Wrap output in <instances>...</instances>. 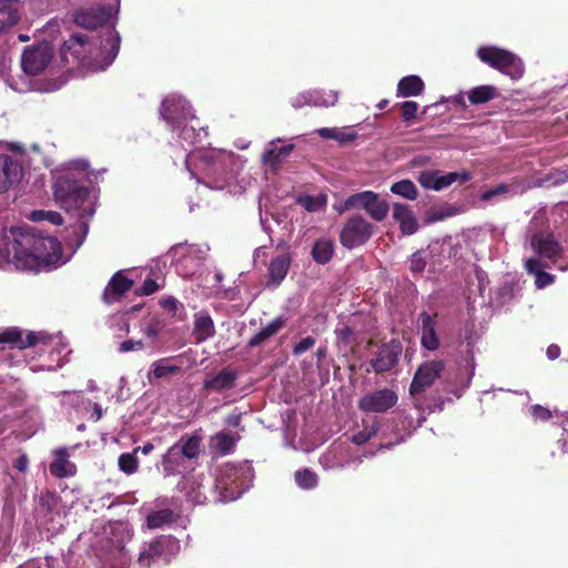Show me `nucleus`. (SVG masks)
Returning <instances> with one entry per match:
<instances>
[{
  "label": "nucleus",
  "instance_id": "1",
  "mask_svg": "<svg viewBox=\"0 0 568 568\" xmlns=\"http://www.w3.org/2000/svg\"><path fill=\"white\" fill-rule=\"evenodd\" d=\"M0 256L17 268L39 272L60 261L62 245L57 237L44 235L34 227H11L2 235Z\"/></svg>",
  "mask_w": 568,
  "mask_h": 568
},
{
  "label": "nucleus",
  "instance_id": "2",
  "mask_svg": "<svg viewBox=\"0 0 568 568\" xmlns=\"http://www.w3.org/2000/svg\"><path fill=\"white\" fill-rule=\"evenodd\" d=\"M118 31L106 28L98 38L75 32L61 47V58L69 63V55L79 64L95 70H105L112 64L120 50Z\"/></svg>",
  "mask_w": 568,
  "mask_h": 568
},
{
  "label": "nucleus",
  "instance_id": "3",
  "mask_svg": "<svg viewBox=\"0 0 568 568\" xmlns=\"http://www.w3.org/2000/svg\"><path fill=\"white\" fill-rule=\"evenodd\" d=\"M54 195L67 212L79 217L91 216L94 212L92 207L87 205L89 189L79 184L75 180H59L55 184Z\"/></svg>",
  "mask_w": 568,
  "mask_h": 568
},
{
  "label": "nucleus",
  "instance_id": "4",
  "mask_svg": "<svg viewBox=\"0 0 568 568\" xmlns=\"http://www.w3.org/2000/svg\"><path fill=\"white\" fill-rule=\"evenodd\" d=\"M477 57L481 62L510 77L513 80L520 79L525 72L524 63L519 57L498 47H480L477 50Z\"/></svg>",
  "mask_w": 568,
  "mask_h": 568
},
{
  "label": "nucleus",
  "instance_id": "5",
  "mask_svg": "<svg viewBox=\"0 0 568 568\" xmlns=\"http://www.w3.org/2000/svg\"><path fill=\"white\" fill-rule=\"evenodd\" d=\"M374 226L359 214L349 216L339 233L341 244L348 250L364 245L373 235Z\"/></svg>",
  "mask_w": 568,
  "mask_h": 568
},
{
  "label": "nucleus",
  "instance_id": "6",
  "mask_svg": "<svg viewBox=\"0 0 568 568\" xmlns=\"http://www.w3.org/2000/svg\"><path fill=\"white\" fill-rule=\"evenodd\" d=\"M403 352L400 341L393 338L383 343L374 353L369 361V367L366 372L373 371L375 374H384L390 372L398 365L399 356Z\"/></svg>",
  "mask_w": 568,
  "mask_h": 568
},
{
  "label": "nucleus",
  "instance_id": "7",
  "mask_svg": "<svg viewBox=\"0 0 568 568\" xmlns=\"http://www.w3.org/2000/svg\"><path fill=\"white\" fill-rule=\"evenodd\" d=\"M444 369L445 362L443 359L423 362L414 374L409 385V394L412 396H417L425 393L435 384L436 379L440 377Z\"/></svg>",
  "mask_w": 568,
  "mask_h": 568
},
{
  "label": "nucleus",
  "instance_id": "8",
  "mask_svg": "<svg viewBox=\"0 0 568 568\" xmlns=\"http://www.w3.org/2000/svg\"><path fill=\"white\" fill-rule=\"evenodd\" d=\"M398 395L394 389L382 388L372 390L358 399V409L363 413L383 414L396 406Z\"/></svg>",
  "mask_w": 568,
  "mask_h": 568
},
{
  "label": "nucleus",
  "instance_id": "9",
  "mask_svg": "<svg viewBox=\"0 0 568 568\" xmlns=\"http://www.w3.org/2000/svg\"><path fill=\"white\" fill-rule=\"evenodd\" d=\"M471 179V174L468 171L463 172H448L440 174L438 170L422 171L417 181L424 189L440 191L445 187L450 186L453 183L459 181L465 183Z\"/></svg>",
  "mask_w": 568,
  "mask_h": 568
},
{
  "label": "nucleus",
  "instance_id": "10",
  "mask_svg": "<svg viewBox=\"0 0 568 568\" xmlns=\"http://www.w3.org/2000/svg\"><path fill=\"white\" fill-rule=\"evenodd\" d=\"M52 58L51 48L43 43L24 49L21 65L27 74L38 75L50 64Z\"/></svg>",
  "mask_w": 568,
  "mask_h": 568
},
{
  "label": "nucleus",
  "instance_id": "11",
  "mask_svg": "<svg viewBox=\"0 0 568 568\" xmlns=\"http://www.w3.org/2000/svg\"><path fill=\"white\" fill-rule=\"evenodd\" d=\"M202 437L197 434L182 436L180 440L171 446L163 456V464H174L176 458L182 455L186 459H196L201 454Z\"/></svg>",
  "mask_w": 568,
  "mask_h": 568
},
{
  "label": "nucleus",
  "instance_id": "12",
  "mask_svg": "<svg viewBox=\"0 0 568 568\" xmlns=\"http://www.w3.org/2000/svg\"><path fill=\"white\" fill-rule=\"evenodd\" d=\"M437 313L429 314L420 312L417 317V332L420 337V345L426 351H437L440 346L437 333Z\"/></svg>",
  "mask_w": 568,
  "mask_h": 568
},
{
  "label": "nucleus",
  "instance_id": "13",
  "mask_svg": "<svg viewBox=\"0 0 568 568\" xmlns=\"http://www.w3.org/2000/svg\"><path fill=\"white\" fill-rule=\"evenodd\" d=\"M160 114L174 130L182 124V121L186 120L190 114V108L183 98L168 97L161 103Z\"/></svg>",
  "mask_w": 568,
  "mask_h": 568
},
{
  "label": "nucleus",
  "instance_id": "14",
  "mask_svg": "<svg viewBox=\"0 0 568 568\" xmlns=\"http://www.w3.org/2000/svg\"><path fill=\"white\" fill-rule=\"evenodd\" d=\"M530 246L542 258L556 262L561 255L562 247L548 231H538L530 237Z\"/></svg>",
  "mask_w": 568,
  "mask_h": 568
},
{
  "label": "nucleus",
  "instance_id": "15",
  "mask_svg": "<svg viewBox=\"0 0 568 568\" xmlns=\"http://www.w3.org/2000/svg\"><path fill=\"white\" fill-rule=\"evenodd\" d=\"M60 497L51 490L41 491L37 499L36 515L39 524L47 530L55 529L53 525L54 510L59 504Z\"/></svg>",
  "mask_w": 568,
  "mask_h": 568
},
{
  "label": "nucleus",
  "instance_id": "16",
  "mask_svg": "<svg viewBox=\"0 0 568 568\" xmlns=\"http://www.w3.org/2000/svg\"><path fill=\"white\" fill-rule=\"evenodd\" d=\"M111 7H92L75 12L74 22L84 29L95 30L104 27L111 19Z\"/></svg>",
  "mask_w": 568,
  "mask_h": 568
},
{
  "label": "nucleus",
  "instance_id": "17",
  "mask_svg": "<svg viewBox=\"0 0 568 568\" xmlns=\"http://www.w3.org/2000/svg\"><path fill=\"white\" fill-rule=\"evenodd\" d=\"M175 541L170 537L160 536L150 542H145L138 558L140 568H150L158 562L162 555L173 546Z\"/></svg>",
  "mask_w": 568,
  "mask_h": 568
},
{
  "label": "nucleus",
  "instance_id": "18",
  "mask_svg": "<svg viewBox=\"0 0 568 568\" xmlns=\"http://www.w3.org/2000/svg\"><path fill=\"white\" fill-rule=\"evenodd\" d=\"M133 284L134 282L124 274V271L115 272L102 293V301L108 305L119 302L133 287Z\"/></svg>",
  "mask_w": 568,
  "mask_h": 568
},
{
  "label": "nucleus",
  "instance_id": "19",
  "mask_svg": "<svg viewBox=\"0 0 568 568\" xmlns=\"http://www.w3.org/2000/svg\"><path fill=\"white\" fill-rule=\"evenodd\" d=\"M23 175V170L18 160L10 155H0V193L6 192L11 185L18 183Z\"/></svg>",
  "mask_w": 568,
  "mask_h": 568
},
{
  "label": "nucleus",
  "instance_id": "20",
  "mask_svg": "<svg viewBox=\"0 0 568 568\" xmlns=\"http://www.w3.org/2000/svg\"><path fill=\"white\" fill-rule=\"evenodd\" d=\"M44 335L36 332H29L23 338L22 332L17 327L0 333V344H10L21 349L36 346L39 342H44Z\"/></svg>",
  "mask_w": 568,
  "mask_h": 568
},
{
  "label": "nucleus",
  "instance_id": "21",
  "mask_svg": "<svg viewBox=\"0 0 568 568\" xmlns=\"http://www.w3.org/2000/svg\"><path fill=\"white\" fill-rule=\"evenodd\" d=\"M53 460L49 465L50 474L55 478L73 477L77 474V466L70 462V454L67 447L57 448L53 452Z\"/></svg>",
  "mask_w": 568,
  "mask_h": 568
},
{
  "label": "nucleus",
  "instance_id": "22",
  "mask_svg": "<svg viewBox=\"0 0 568 568\" xmlns=\"http://www.w3.org/2000/svg\"><path fill=\"white\" fill-rule=\"evenodd\" d=\"M237 373L229 367L221 369L217 374L205 378L203 388L205 390L222 393L235 387Z\"/></svg>",
  "mask_w": 568,
  "mask_h": 568
},
{
  "label": "nucleus",
  "instance_id": "23",
  "mask_svg": "<svg viewBox=\"0 0 568 568\" xmlns=\"http://www.w3.org/2000/svg\"><path fill=\"white\" fill-rule=\"evenodd\" d=\"M393 219L399 224L404 235H413L418 231V222L407 204L395 203L393 206Z\"/></svg>",
  "mask_w": 568,
  "mask_h": 568
},
{
  "label": "nucleus",
  "instance_id": "24",
  "mask_svg": "<svg viewBox=\"0 0 568 568\" xmlns=\"http://www.w3.org/2000/svg\"><path fill=\"white\" fill-rule=\"evenodd\" d=\"M215 335V325L211 315L206 311H201L194 315V326L192 336L195 343L200 344Z\"/></svg>",
  "mask_w": 568,
  "mask_h": 568
},
{
  "label": "nucleus",
  "instance_id": "25",
  "mask_svg": "<svg viewBox=\"0 0 568 568\" xmlns=\"http://www.w3.org/2000/svg\"><path fill=\"white\" fill-rule=\"evenodd\" d=\"M290 253L280 254L268 265V284L278 285L287 275L291 265Z\"/></svg>",
  "mask_w": 568,
  "mask_h": 568
},
{
  "label": "nucleus",
  "instance_id": "26",
  "mask_svg": "<svg viewBox=\"0 0 568 568\" xmlns=\"http://www.w3.org/2000/svg\"><path fill=\"white\" fill-rule=\"evenodd\" d=\"M287 318L284 316H277L272 320L265 327L254 334L247 342L248 348H254L262 345L272 336L276 335L286 324Z\"/></svg>",
  "mask_w": 568,
  "mask_h": 568
},
{
  "label": "nucleus",
  "instance_id": "27",
  "mask_svg": "<svg viewBox=\"0 0 568 568\" xmlns=\"http://www.w3.org/2000/svg\"><path fill=\"white\" fill-rule=\"evenodd\" d=\"M171 361L172 358L165 357L153 362L146 374L148 381L152 383L153 379H161L180 374L182 372L181 366L171 364Z\"/></svg>",
  "mask_w": 568,
  "mask_h": 568
},
{
  "label": "nucleus",
  "instance_id": "28",
  "mask_svg": "<svg viewBox=\"0 0 568 568\" xmlns=\"http://www.w3.org/2000/svg\"><path fill=\"white\" fill-rule=\"evenodd\" d=\"M525 267L529 274L535 276V285L537 288H545L554 283L555 276L545 272V265L539 258L531 257L525 262Z\"/></svg>",
  "mask_w": 568,
  "mask_h": 568
},
{
  "label": "nucleus",
  "instance_id": "29",
  "mask_svg": "<svg viewBox=\"0 0 568 568\" xmlns=\"http://www.w3.org/2000/svg\"><path fill=\"white\" fill-rule=\"evenodd\" d=\"M425 83L420 77L412 74L402 78L397 83L398 97H418L423 93Z\"/></svg>",
  "mask_w": 568,
  "mask_h": 568
},
{
  "label": "nucleus",
  "instance_id": "30",
  "mask_svg": "<svg viewBox=\"0 0 568 568\" xmlns=\"http://www.w3.org/2000/svg\"><path fill=\"white\" fill-rule=\"evenodd\" d=\"M373 200H375V192L364 191L349 195L344 201L343 204H341L339 206H335V209L339 214H343L344 212L349 210H366V207L371 204V201Z\"/></svg>",
  "mask_w": 568,
  "mask_h": 568
},
{
  "label": "nucleus",
  "instance_id": "31",
  "mask_svg": "<svg viewBox=\"0 0 568 568\" xmlns=\"http://www.w3.org/2000/svg\"><path fill=\"white\" fill-rule=\"evenodd\" d=\"M335 252L334 242L329 239H318L314 242L311 255L317 264H327Z\"/></svg>",
  "mask_w": 568,
  "mask_h": 568
},
{
  "label": "nucleus",
  "instance_id": "32",
  "mask_svg": "<svg viewBox=\"0 0 568 568\" xmlns=\"http://www.w3.org/2000/svg\"><path fill=\"white\" fill-rule=\"evenodd\" d=\"M241 439L239 434L231 435L224 430L216 433L212 437V443L215 450L221 455L232 454L235 449L236 443Z\"/></svg>",
  "mask_w": 568,
  "mask_h": 568
},
{
  "label": "nucleus",
  "instance_id": "33",
  "mask_svg": "<svg viewBox=\"0 0 568 568\" xmlns=\"http://www.w3.org/2000/svg\"><path fill=\"white\" fill-rule=\"evenodd\" d=\"M497 97V88L488 84L475 87L468 92V100L473 105L487 103Z\"/></svg>",
  "mask_w": 568,
  "mask_h": 568
},
{
  "label": "nucleus",
  "instance_id": "34",
  "mask_svg": "<svg viewBox=\"0 0 568 568\" xmlns=\"http://www.w3.org/2000/svg\"><path fill=\"white\" fill-rule=\"evenodd\" d=\"M293 150L294 144H287L281 148H271L263 153V162L272 168H277L282 160L288 156Z\"/></svg>",
  "mask_w": 568,
  "mask_h": 568
},
{
  "label": "nucleus",
  "instance_id": "35",
  "mask_svg": "<svg viewBox=\"0 0 568 568\" xmlns=\"http://www.w3.org/2000/svg\"><path fill=\"white\" fill-rule=\"evenodd\" d=\"M19 19V11L11 1L0 2V32L14 26Z\"/></svg>",
  "mask_w": 568,
  "mask_h": 568
},
{
  "label": "nucleus",
  "instance_id": "36",
  "mask_svg": "<svg viewBox=\"0 0 568 568\" xmlns=\"http://www.w3.org/2000/svg\"><path fill=\"white\" fill-rule=\"evenodd\" d=\"M175 520V515L172 509L164 508L150 513L146 517L149 528H160L169 525Z\"/></svg>",
  "mask_w": 568,
  "mask_h": 568
},
{
  "label": "nucleus",
  "instance_id": "37",
  "mask_svg": "<svg viewBox=\"0 0 568 568\" xmlns=\"http://www.w3.org/2000/svg\"><path fill=\"white\" fill-rule=\"evenodd\" d=\"M365 211L373 220L382 222L387 216L389 206L385 200H381L379 195L375 193V200L371 201Z\"/></svg>",
  "mask_w": 568,
  "mask_h": 568
},
{
  "label": "nucleus",
  "instance_id": "38",
  "mask_svg": "<svg viewBox=\"0 0 568 568\" xmlns=\"http://www.w3.org/2000/svg\"><path fill=\"white\" fill-rule=\"evenodd\" d=\"M294 478L296 485L302 489H313L318 484V476L310 468L296 470Z\"/></svg>",
  "mask_w": 568,
  "mask_h": 568
},
{
  "label": "nucleus",
  "instance_id": "39",
  "mask_svg": "<svg viewBox=\"0 0 568 568\" xmlns=\"http://www.w3.org/2000/svg\"><path fill=\"white\" fill-rule=\"evenodd\" d=\"M390 191L408 200L417 197V189L410 180H402L392 185Z\"/></svg>",
  "mask_w": 568,
  "mask_h": 568
},
{
  "label": "nucleus",
  "instance_id": "40",
  "mask_svg": "<svg viewBox=\"0 0 568 568\" xmlns=\"http://www.w3.org/2000/svg\"><path fill=\"white\" fill-rule=\"evenodd\" d=\"M118 465L121 471L126 475H132L138 470L139 460L134 452L124 453L119 456Z\"/></svg>",
  "mask_w": 568,
  "mask_h": 568
},
{
  "label": "nucleus",
  "instance_id": "41",
  "mask_svg": "<svg viewBox=\"0 0 568 568\" xmlns=\"http://www.w3.org/2000/svg\"><path fill=\"white\" fill-rule=\"evenodd\" d=\"M428 253L426 250H418L409 258V270L414 274H420L427 265Z\"/></svg>",
  "mask_w": 568,
  "mask_h": 568
},
{
  "label": "nucleus",
  "instance_id": "42",
  "mask_svg": "<svg viewBox=\"0 0 568 568\" xmlns=\"http://www.w3.org/2000/svg\"><path fill=\"white\" fill-rule=\"evenodd\" d=\"M297 203L308 212H316L325 205V199L312 195H301Z\"/></svg>",
  "mask_w": 568,
  "mask_h": 568
},
{
  "label": "nucleus",
  "instance_id": "43",
  "mask_svg": "<svg viewBox=\"0 0 568 568\" xmlns=\"http://www.w3.org/2000/svg\"><path fill=\"white\" fill-rule=\"evenodd\" d=\"M377 424L364 426V428L352 436V442L355 445H363L367 443L377 432Z\"/></svg>",
  "mask_w": 568,
  "mask_h": 568
},
{
  "label": "nucleus",
  "instance_id": "44",
  "mask_svg": "<svg viewBox=\"0 0 568 568\" xmlns=\"http://www.w3.org/2000/svg\"><path fill=\"white\" fill-rule=\"evenodd\" d=\"M31 216L34 221L47 220L53 225H61L63 223L61 214L54 211H33Z\"/></svg>",
  "mask_w": 568,
  "mask_h": 568
},
{
  "label": "nucleus",
  "instance_id": "45",
  "mask_svg": "<svg viewBox=\"0 0 568 568\" xmlns=\"http://www.w3.org/2000/svg\"><path fill=\"white\" fill-rule=\"evenodd\" d=\"M402 118L404 122H410L416 118L418 111V103L415 101H405L399 104Z\"/></svg>",
  "mask_w": 568,
  "mask_h": 568
},
{
  "label": "nucleus",
  "instance_id": "46",
  "mask_svg": "<svg viewBox=\"0 0 568 568\" xmlns=\"http://www.w3.org/2000/svg\"><path fill=\"white\" fill-rule=\"evenodd\" d=\"M161 285L158 284L153 277L148 276L144 280L143 284L139 288H136L135 293L140 296H149L159 291Z\"/></svg>",
  "mask_w": 568,
  "mask_h": 568
},
{
  "label": "nucleus",
  "instance_id": "47",
  "mask_svg": "<svg viewBox=\"0 0 568 568\" xmlns=\"http://www.w3.org/2000/svg\"><path fill=\"white\" fill-rule=\"evenodd\" d=\"M530 414L535 420L547 422L552 417V412L539 404L530 407Z\"/></svg>",
  "mask_w": 568,
  "mask_h": 568
},
{
  "label": "nucleus",
  "instance_id": "48",
  "mask_svg": "<svg viewBox=\"0 0 568 568\" xmlns=\"http://www.w3.org/2000/svg\"><path fill=\"white\" fill-rule=\"evenodd\" d=\"M179 136L189 144H195L197 142L200 133L196 132L194 126L184 124L181 129Z\"/></svg>",
  "mask_w": 568,
  "mask_h": 568
},
{
  "label": "nucleus",
  "instance_id": "49",
  "mask_svg": "<svg viewBox=\"0 0 568 568\" xmlns=\"http://www.w3.org/2000/svg\"><path fill=\"white\" fill-rule=\"evenodd\" d=\"M316 341L313 336H306L302 338L297 344L293 347V354L295 356H300L306 351L311 349L315 345Z\"/></svg>",
  "mask_w": 568,
  "mask_h": 568
},
{
  "label": "nucleus",
  "instance_id": "50",
  "mask_svg": "<svg viewBox=\"0 0 568 568\" xmlns=\"http://www.w3.org/2000/svg\"><path fill=\"white\" fill-rule=\"evenodd\" d=\"M508 191H509V185H507L505 183H500V184L496 185L495 187H491V189L485 191L484 193H481L480 200L487 202L497 195L507 193Z\"/></svg>",
  "mask_w": 568,
  "mask_h": 568
},
{
  "label": "nucleus",
  "instance_id": "51",
  "mask_svg": "<svg viewBox=\"0 0 568 568\" xmlns=\"http://www.w3.org/2000/svg\"><path fill=\"white\" fill-rule=\"evenodd\" d=\"M356 138H357V133L355 131H346L343 129H337L334 140L337 141L341 145H344L348 142L354 141Z\"/></svg>",
  "mask_w": 568,
  "mask_h": 568
},
{
  "label": "nucleus",
  "instance_id": "52",
  "mask_svg": "<svg viewBox=\"0 0 568 568\" xmlns=\"http://www.w3.org/2000/svg\"><path fill=\"white\" fill-rule=\"evenodd\" d=\"M160 305L165 310L168 311L172 316H175L180 306H182L179 301L173 297V296H169L166 298H163L160 301Z\"/></svg>",
  "mask_w": 568,
  "mask_h": 568
},
{
  "label": "nucleus",
  "instance_id": "53",
  "mask_svg": "<svg viewBox=\"0 0 568 568\" xmlns=\"http://www.w3.org/2000/svg\"><path fill=\"white\" fill-rule=\"evenodd\" d=\"M240 470L241 469L233 464L225 465L222 469L221 480H223L224 477H226L227 479L231 480V483H234L235 479L237 478Z\"/></svg>",
  "mask_w": 568,
  "mask_h": 568
},
{
  "label": "nucleus",
  "instance_id": "54",
  "mask_svg": "<svg viewBox=\"0 0 568 568\" xmlns=\"http://www.w3.org/2000/svg\"><path fill=\"white\" fill-rule=\"evenodd\" d=\"M144 346L143 342L142 341H132V339H126L124 342H122L119 346V352L120 353H128V352H131V351H134V349H142Z\"/></svg>",
  "mask_w": 568,
  "mask_h": 568
},
{
  "label": "nucleus",
  "instance_id": "55",
  "mask_svg": "<svg viewBox=\"0 0 568 568\" xmlns=\"http://www.w3.org/2000/svg\"><path fill=\"white\" fill-rule=\"evenodd\" d=\"M243 413H233L229 415L225 419V424L233 428H240L244 430V427L241 426Z\"/></svg>",
  "mask_w": 568,
  "mask_h": 568
},
{
  "label": "nucleus",
  "instance_id": "56",
  "mask_svg": "<svg viewBox=\"0 0 568 568\" xmlns=\"http://www.w3.org/2000/svg\"><path fill=\"white\" fill-rule=\"evenodd\" d=\"M28 465H29V458L26 454H22L21 456H19L13 463V467L21 473L27 471Z\"/></svg>",
  "mask_w": 568,
  "mask_h": 568
},
{
  "label": "nucleus",
  "instance_id": "57",
  "mask_svg": "<svg viewBox=\"0 0 568 568\" xmlns=\"http://www.w3.org/2000/svg\"><path fill=\"white\" fill-rule=\"evenodd\" d=\"M336 128H322L317 131L318 135L326 140H334L336 135Z\"/></svg>",
  "mask_w": 568,
  "mask_h": 568
},
{
  "label": "nucleus",
  "instance_id": "58",
  "mask_svg": "<svg viewBox=\"0 0 568 568\" xmlns=\"http://www.w3.org/2000/svg\"><path fill=\"white\" fill-rule=\"evenodd\" d=\"M560 355V347L558 345H550L547 348V356L549 359H556Z\"/></svg>",
  "mask_w": 568,
  "mask_h": 568
},
{
  "label": "nucleus",
  "instance_id": "59",
  "mask_svg": "<svg viewBox=\"0 0 568 568\" xmlns=\"http://www.w3.org/2000/svg\"><path fill=\"white\" fill-rule=\"evenodd\" d=\"M154 449V445L152 443H145L141 447H135L133 449L134 454L136 455L138 452H141L143 455L150 454Z\"/></svg>",
  "mask_w": 568,
  "mask_h": 568
},
{
  "label": "nucleus",
  "instance_id": "60",
  "mask_svg": "<svg viewBox=\"0 0 568 568\" xmlns=\"http://www.w3.org/2000/svg\"><path fill=\"white\" fill-rule=\"evenodd\" d=\"M103 410L99 404H94L93 406V413L91 415V419L94 422H98L102 418Z\"/></svg>",
  "mask_w": 568,
  "mask_h": 568
},
{
  "label": "nucleus",
  "instance_id": "61",
  "mask_svg": "<svg viewBox=\"0 0 568 568\" xmlns=\"http://www.w3.org/2000/svg\"><path fill=\"white\" fill-rule=\"evenodd\" d=\"M452 101L455 104L459 105L462 109H466L467 108L463 93H459V94H456L455 97H453Z\"/></svg>",
  "mask_w": 568,
  "mask_h": 568
},
{
  "label": "nucleus",
  "instance_id": "62",
  "mask_svg": "<svg viewBox=\"0 0 568 568\" xmlns=\"http://www.w3.org/2000/svg\"><path fill=\"white\" fill-rule=\"evenodd\" d=\"M465 341H466V343H467V347H468L467 353H468V354H470V355L473 356V351H471V348H473V347H474V345H475V339H474V337H473L471 332H470L468 335H466V336H465Z\"/></svg>",
  "mask_w": 568,
  "mask_h": 568
},
{
  "label": "nucleus",
  "instance_id": "63",
  "mask_svg": "<svg viewBox=\"0 0 568 568\" xmlns=\"http://www.w3.org/2000/svg\"><path fill=\"white\" fill-rule=\"evenodd\" d=\"M315 356L317 358V362L318 364H321L322 359L325 358L327 356V349L326 347H320L317 348V351L315 352Z\"/></svg>",
  "mask_w": 568,
  "mask_h": 568
},
{
  "label": "nucleus",
  "instance_id": "64",
  "mask_svg": "<svg viewBox=\"0 0 568 568\" xmlns=\"http://www.w3.org/2000/svg\"><path fill=\"white\" fill-rule=\"evenodd\" d=\"M444 217H445L444 214L435 212V213H433L432 215L428 216L427 221L428 222H436V221L443 220Z\"/></svg>",
  "mask_w": 568,
  "mask_h": 568
}]
</instances>
